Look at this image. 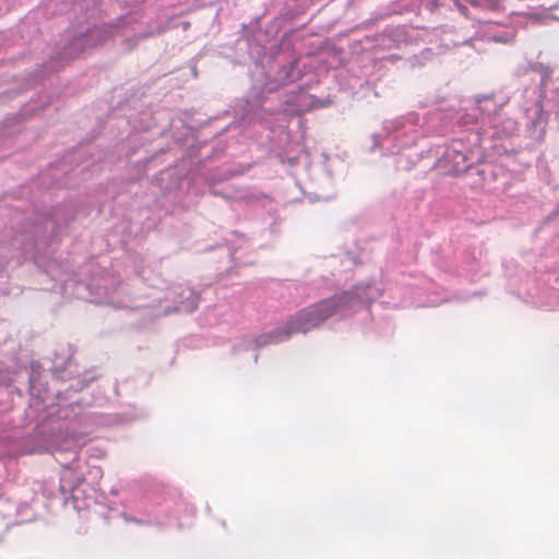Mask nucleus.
<instances>
[{"mask_svg":"<svg viewBox=\"0 0 559 559\" xmlns=\"http://www.w3.org/2000/svg\"><path fill=\"white\" fill-rule=\"evenodd\" d=\"M379 295V289L370 283L356 285L350 290L335 294L331 298L323 299L298 311L282 325L257 336L253 340L254 347L284 342L295 333H307L318 328L329 318L349 316L378 298Z\"/></svg>","mask_w":559,"mask_h":559,"instance_id":"nucleus-1","label":"nucleus"},{"mask_svg":"<svg viewBox=\"0 0 559 559\" xmlns=\"http://www.w3.org/2000/svg\"><path fill=\"white\" fill-rule=\"evenodd\" d=\"M69 433L71 435V440L66 441L63 444H59L57 448L60 455L63 451H70L71 453L76 454L78 450L83 444L78 435H84L87 433V431L76 432L75 430H72ZM57 460L63 466L60 477V489L63 493L70 492L74 500H78L80 493L84 491L81 489V485H83V483L94 487L103 477V471L99 466H90L78 455L69 462L61 460V457H57Z\"/></svg>","mask_w":559,"mask_h":559,"instance_id":"nucleus-2","label":"nucleus"},{"mask_svg":"<svg viewBox=\"0 0 559 559\" xmlns=\"http://www.w3.org/2000/svg\"><path fill=\"white\" fill-rule=\"evenodd\" d=\"M150 297V305H135L134 308H154V317L166 316L171 312L191 313L198 307L199 296L197 293L181 284L173 285L167 292L154 289Z\"/></svg>","mask_w":559,"mask_h":559,"instance_id":"nucleus-3","label":"nucleus"},{"mask_svg":"<svg viewBox=\"0 0 559 559\" xmlns=\"http://www.w3.org/2000/svg\"><path fill=\"white\" fill-rule=\"evenodd\" d=\"M545 283L546 281H543L542 285L534 276H526V278L521 282L515 293L523 298L525 302L534 307L554 310L559 307V305L554 301L556 293L552 289L545 288Z\"/></svg>","mask_w":559,"mask_h":559,"instance_id":"nucleus-4","label":"nucleus"},{"mask_svg":"<svg viewBox=\"0 0 559 559\" xmlns=\"http://www.w3.org/2000/svg\"><path fill=\"white\" fill-rule=\"evenodd\" d=\"M58 408L50 411L49 415L56 416L59 420L72 421L79 419L80 421H91L94 425H109L110 421L105 419L104 416L94 413H83V407L78 400L67 396V393L59 392L57 394Z\"/></svg>","mask_w":559,"mask_h":559,"instance_id":"nucleus-5","label":"nucleus"},{"mask_svg":"<svg viewBox=\"0 0 559 559\" xmlns=\"http://www.w3.org/2000/svg\"><path fill=\"white\" fill-rule=\"evenodd\" d=\"M29 373V393L32 396L31 407L38 408L41 404L46 403V395H43L39 388V364L33 362Z\"/></svg>","mask_w":559,"mask_h":559,"instance_id":"nucleus-6","label":"nucleus"},{"mask_svg":"<svg viewBox=\"0 0 559 559\" xmlns=\"http://www.w3.org/2000/svg\"><path fill=\"white\" fill-rule=\"evenodd\" d=\"M104 293L98 294L97 298L95 299L98 304H106L110 305L116 308H126L129 307L121 298L120 295L126 293V285L119 284L118 287H115L114 289L109 290L108 288L104 287L102 288Z\"/></svg>","mask_w":559,"mask_h":559,"instance_id":"nucleus-7","label":"nucleus"},{"mask_svg":"<svg viewBox=\"0 0 559 559\" xmlns=\"http://www.w3.org/2000/svg\"><path fill=\"white\" fill-rule=\"evenodd\" d=\"M123 519L127 522H133L138 525H152V524H162V522L156 516L145 515V516H131L123 514Z\"/></svg>","mask_w":559,"mask_h":559,"instance_id":"nucleus-8","label":"nucleus"},{"mask_svg":"<svg viewBox=\"0 0 559 559\" xmlns=\"http://www.w3.org/2000/svg\"><path fill=\"white\" fill-rule=\"evenodd\" d=\"M235 238L236 239L233 240L231 246L228 248V252L233 260L238 259V258H236L237 250H238V248H240L242 246V243L246 242V239L242 236L235 235Z\"/></svg>","mask_w":559,"mask_h":559,"instance_id":"nucleus-9","label":"nucleus"},{"mask_svg":"<svg viewBox=\"0 0 559 559\" xmlns=\"http://www.w3.org/2000/svg\"><path fill=\"white\" fill-rule=\"evenodd\" d=\"M100 36V43L105 41L107 38L111 37L114 35V29L110 26H105L102 28H97L92 32V34H98Z\"/></svg>","mask_w":559,"mask_h":559,"instance_id":"nucleus-10","label":"nucleus"},{"mask_svg":"<svg viewBox=\"0 0 559 559\" xmlns=\"http://www.w3.org/2000/svg\"><path fill=\"white\" fill-rule=\"evenodd\" d=\"M539 7L544 10L559 9V0H543Z\"/></svg>","mask_w":559,"mask_h":559,"instance_id":"nucleus-11","label":"nucleus"},{"mask_svg":"<svg viewBox=\"0 0 559 559\" xmlns=\"http://www.w3.org/2000/svg\"><path fill=\"white\" fill-rule=\"evenodd\" d=\"M88 452H91V455H94V456H97V457H102L104 455V452L97 448H90L88 449Z\"/></svg>","mask_w":559,"mask_h":559,"instance_id":"nucleus-12","label":"nucleus"},{"mask_svg":"<svg viewBox=\"0 0 559 559\" xmlns=\"http://www.w3.org/2000/svg\"><path fill=\"white\" fill-rule=\"evenodd\" d=\"M78 383H80V388L79 389H82L85 386V383H83L81 380H78Z\"/></svg>","mask_w":559,"mask_h":559,"instance_id":"nucleus-13","label":"nucleus"},{"mask_svg":"<svg viewBox=\"0 0 559 559\" xmlns=\"http://www.w3.org/2000/svg\"><path fill=\"white\" fill-rule=\"evenodd\" d=\"M438 304V301H431L428 306H437Z\"/></svg>","mask_w":559,"mask_h":559,"instance_id":"nucleus-14","label":"nucleus"}]
</instances>
